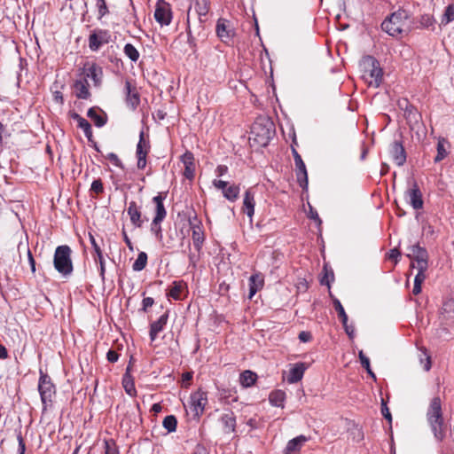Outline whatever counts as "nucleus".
Instances as JSON below:
<instances>
[{
	"label": "nucleus",
	"mask_w": 454,
	"mask_h": 454,
	"mask_svg": "<svg viewBox=\"0 0 454 454\" xmlns=\"http://www.w3.org/2000/svg\"><path fill=\"white\" fill-rule=\"evenodd\" d=\"M407 256L411 260V267L417 269L418 273L414 278L412 294L418 295L421 292V285L426 279V271L428 268L427 251L419 244L408 247Z\"/></svg>",
	"instance_id": "nucleus-1"
},
{
	"label": "nucleus",
	"mask_w": 454,
	"mask_h": 454,
	"mask_svg": "<svg viewBox=\"0 0 454 454\" xmlns=\"http://www.w3.org/2000/svg\"><path fill=\"white\" fill-rule=\"evenodd\" d=\"M427 421L438 442H442L446 435V427L442 410V402L439 396L434 397L427 411Z\"/></svg>",
	"instance_id": "nucleus-2"
},
{
	"label": "nucleus",
	"mask_w": 454,
	"mask_h": 454,
	"mask_svg": "<svg viewBox=\"0 0 454 454\" xmlns=\"http://www.w3.org/2000/svg\"><path fill=\"white\" fill-rule=\"evenodd\" d=\"M408 20V12L404 10L399 9L384 20L381 23V28L384 32L393 37H396L403 34H408L411 30Z\"/></svg>",
	"instance_id": "nucleus-3"
},
{
	"label": "nucleus",
	"mask_w": 454,
	"mask_h": 454,
	"mask_svg": "<svg viewBox=\"0 0 454 454\" xmlns=\"http://www.w3.org/2000/svg\"><path fill=\"white\" fill-rule=\"evenodd\" d=\"M274 131V123L267 117L257 118L251 127L253 139L262 146L269 144Z\"/></svg>",
	"instance_id": "nucleus-4"
},
{
	"label": "nucleus",
	"mask_w": 454,
	"mask_h": 454,
	"mask_svg": "<svg viewBox=\"0 0 454 454\" xmlns=\"http://www.w3.org/2000/svg\"><path fill=\"white\" fill-rule=\"evenodd\" d=\"M361 67L364 70V78L369 86L378 88L382 82L383 71L379 61L372 56L363 58Z\"/></svg>",
	"instance_id": "nucleus-5"
},
{
	"label": "nucleus",
	"mask_w": 454,
	"mask_h": 454,
	"mask_svg": "<svg viewBox=\"0 0 454 454\" xmlns=\"http://www.w3.org/2000/svg\"><path fill=\"white\" fill-rule=\"evenodd\" d=\"M71 248L67 245L59 246L54 253L53 264L56 270L63 276H69L73 272L71 260Z\"/></svg>",
	"instance_id": "nucleus-6"
},
{
	"label": "nucleus",
	"mask_w": 454,
	"mask_h": 454,
	"mask_svg": "<svg viewBox=\"0 0 454 454\" xmlns=\"http://www.w3.org/2000/svg\"><path fill=\"white\" fill-rule=\"evenodd\" d=\"M39 372L38 391L43 404V411H45L49 406L52 405L53 399L56 395V387L47 373L43 372L42 370H40Z\"/></svg>",
	"instance_id": "nucleus-7"
},
{
	"label": "nucleus",
	"mask_w": 454,
	"mask_h": 454,
	"mask_svg": "<svg viewBox=\"0 0 454 454\" xmlns=\"http://www.w3.org/2000/svg\"><path fill=\"white\" fill-rule=\"evenodd\" d=\"M210 9V1L209 0H192L190 6L187 11V35L188 38H192V30H191V17L194 13L199 20L200 24L204 23L207 20V15Z\"/></svg>",
	"instance_id": "nucleus-8"
},
{
	"label": "nucleus",
	"mask_w": 454,
	"mask_h": 454,
	"mask_svg": "<svg viewBox=\"0 0 454 454\" xmlns=\"http://www.w3.org/2000/svg\"><path fill=\"white\" fill-rule=\"evenodd\" d=\"M153 201L155 203V216L153 217L150 231L155 236L156 239L160 242L162 240V230L160 223L167 215L165 207L163 205V199L160 195L153 197Z\"/></svg>",
	"instance_id": "nucleus-9"
},
{
	"label": "nucleus",
	"mask_w": 454,
	"mask_h": 454,
	"mask_svg": "<svg viewBox=\"0 0 454 454\" xmlns=\"http://www.w3.org/2000/svg\"><path fill=\"white\" fill-rule=\"evenodd\" d=\"M111 40V34L108 30L95 29L89 36V47L92 51H98L103 45Z\"/></svg>",
	"instance_id": "nucleus-10"
},
{
	"label": "nucleus",
	"mask_w": 454,
	"mask_h": 454,
	"mask_svg": "<svg viewBox=\"0 0 454 454\" xmlns=\"http://www.w3.org/2000/svg\"><path fill=\"white\" fill-rule=\"evenodd\" d=\"M207 403V396L206 392L198 390L191 395L190 409L193 412L194 417L199 418L202 415Z\"/></svg>",
	"instance_id": "nucleus-11"
},
{
	"label": "nucleus",
	"mask_w": 454,
	"mask_h": 454,
	"mask_svg": "<svg viewBox=\"0 0 454 454\" xmlns=\"http://www.w3.org/2000/svg\"><path fill=\"white\" fill-rule=\"evenodd\" d=\"M85 78L90 79L95 87H100L103 80V69L95 62H86L83 66Z\"/></svg>",
	"instance_id": "nucleus-12"
},
{
	"label": "nucleus",
	"mask_w": 454,
	"mask_h": 454,
	"mask_svg": "<svg viewBox=\"0 0 454 454\" xmlns=\"http://www.w3.org/2000/svg\"><path fill=\"white\" fill-rule=\"evenodd\" d=\"M150 151L149 141L145 138L144 131L139 134V141L137 145L136 155L137 158V168L144 169L146 166V157Z\"/></svg>",
	"instance_id": "nucleus-13"
},
{
	"label": "nucleus",
	"mask_w": 454,
	"mask_h": 454,
	"mask_svg": "<svg viewBox=\"0 0 454 454\" xmlns=\"http://www.w3.org/2000/svg\"><path fill=\"white\" fill-rule=\"evenodd\" d=\"M154 18L161 26H168L170 24L172 12L169 4L167 2L163 0L158 1L154 12Z\"/></svg>",
	"instance_id": "nucleus-14"
},
{
	"label": "nucleus",
	"mask_w": 454,
	"mask_h": 454,
	"mask_svg": "<svg viewBox=\"0 0 454 454\" xmlns=\"http://www.w3.org/2000/svg\"><path fill=\"white\" fill-rule=\"evenodd\" d=\"M293 156L294 159L295 168H296V177L297 181L301 188H306L308 186V173L306 169L305 163L303 162L301 156L299 153L293 148L292 150Z\"/></svg>",
	"instance_id": "nucleus-15"
},
{
	"label": "nucleus",
	"mask_w": 454,
	"mask_h": 454,
	"mask_svg": "<svg viewBox=\"0 0 454 454\" xmlns=\"http://www.w3.org/2000/svg\"><path fill=\"white\" fill-rule=\"evenodd\" d=\"M255 192L254 188H248L245 193L243 198V204L241 207V211L247 215L249 218L250 223H253V218L254 215V207H255Z\"/></svg>",
	"instance_id": "nucleus-16"
},
{
	"label": "nucleus",
	"mask_w": 454,
	"mask_h": 454,
	"mask_svg": "<svg viewBox=\"0 0 454 454\" xmlns=\"http://www.w3.org/2000/svg\"><path fill=\"white\" fill-rule=\"evenodd\" d=\"M131 223L136 228H141L145 222L148 221L147 217L143 216L140 207L137 202L130 201L127 209Z\"/></svg>",
	"instance_id": "nucleus-17"
},
{
	"label": "nucleus",
	"mask_w": 454,
	"mask_h": 454,
	"mask_svg": "<svg viewBox=\"0 0 454 454\" xmlns=\"http://www.w3.org/2000/svg\"><path fill=\"white\" fill-rule=\"evenodd\" d=\"M406 198L414 209H421L423 207L422 193L418 184L413 181L411 187L406 192Z\"/></svg>",
	"instance_id": "nucleus-18"
},
{
	"label": "nucleus",
	"mask_w": 454,
	"mask_h": 454,
	"mask_svg": "<svg viewBox=\"0 0 454 454\" xmlns=\"http://www.w3.org/2000/svg\"><path fill=\"white\" fill-rule=\"evenodd\" d=\"M306 369L307 366L304 363L290 364V369L286 376L287 382L289 384H294L300 381L302 379Z\"/></svg>",
	"instance_id": "nucleus-19"
},
{
	"label": "nucleus",
	"mask_w": 454,
	"mask_h": 454,
	"mask_svg": "<svg viewBox=\"0 0 454 454\" xmlns=\"http://www.w3.org/2000/svg\"><path fill=\"white\" fill-rule=\"evenodd\" d=\"M390 154L393 160L398 166H403L406 161V153L403 145L399 141H394L390 145Z\"/></svg>",
	"instance_id": "nucleus-20"
},
{
	"label": "nucleus",
	"mask_w": 454,
	"mask_h": 454,
	"mask_svg": "<svg viewBox=\"0 0 454 454\" xmlns=\"http://www.w3.org/2000/svg\"><path fill=\"white\" fill-rule=\"evenodd\" d=\"M190 224L192 230V238L193 246L198 251H200L205 239L204 232L201 229V224L197 221L196 217H194V221L190 220Z\"/></svg>",
	"instance_id": "nucleus-21"
},
{
	"label": "nucleus",
	"mask_w": 454,
	"mask_h": 454,
	"mask_svg": "<svg viewBox=\"0 0 454 454\" xmlns=\"http://www.w3.org/2000/svg\"><path fill=\"white\" fill-rule=\"evenodd\" d=\"M181 160L184 166V176L189 179L192 180L195 175V165H194V157L193 154L186 151L182 156Z\"/></svg>",
	"instance_id": "nucleus-22"
},
{
	"label": "nucleus",
	"mask_w": 454,
	"mask_h": 454,
	"mask_svg": "<svg viewBox=\"0 0 454 454\" xmlns=\"http://www.w3.org/2000/svg\"><path fill=\"white\" fill-rule=\"evenodd\" d=\"M216 34L217 36L223 41L227 42L231 39L234 32L231 28L229 21L225 19H219L216 23Z\"/></svg>",
	"instance_id": "nucleus-23"
},
{
	"label": "nucleus",
	"mask_w": 454,
	"mask_h": 454,
	"mask_svg": "<svg viewBox=\"0 0 454 454\" xmlns=\"http://www.w3.org/2000/svg\"><path fill=\"white\" fill-rule=\"evenodd\" d=\"M124 93L127 105L135 109L139 105L140 98L136 87H133L129 81L125 82Z\"/></svg>",
	"instance_id": "nucleus-24"
},
{
	"label": "nucleus",
	"mask_w": 454,
	"mask_h": 454,
	"mask_svg": "<svg viewBox=\"0 0 454 454\" xmlns=\"http://www.w3.org/2000/svg\"><path fill=\"white\" fill-rule=\"evenodd\" d=\"M168 319V311H166L162 314L158 320L153 322L150 325V340L151 341H154L159 334L167 325Z\"/></svg>",
	"instance_id": "nucleus-25"
},
{
	"label": "nucleus",
	"mask_w": 454,
	"mask_h": 454,
	"mask_svg": "<svg viewBox=\"0 0 454 454\" xmlns=\"http://www.w3.org/2000/svg\"><path fill=\"white\" fill-rule=\"evenodd\" d=\"M309 441L305 435H299L290 440L284 450V454H299L301 447Z\"/></svg>",
	"instance_id": "nucleus-26"
},
{
	"label": "nucleus",
	"mask_w": 454,
	"mask_h": 454,
	"mask_svg": "<svg viewBox=\"0 0 454 454\" xmlns=\"http://www.w3.org/2000/svg\"><path fill=\"white\" fill-rule=\"evenodd\" d=\"M264 284L263 278L261 274H253L249 278V294L248 298L252 299L254 294L262 288Z\"/></svg>",
	"instance_id": "nucleus-27"
},
{
	"label": "nucleus",
	"mask_w": 454,
	"mask_h": 454,
	"mask_svg": "<svg viewBox=\"0 0 454 454\" xmlns=\"http://www.w3.org/2000/svg\"><path fill=\"white\" fill-rule=\"evenodd\" d=\"M441 316L446 323L454 322V300L447 299L443 301Z\"/></svg>",
	"instance_id": "nucleus-28"
},
{
	"label": "nucleus",
	"mask_w": 454,
	"mask_h": 454,
	"mask_svg": "<svg viewBox=\"0 0 454 454\" xmlns=\"http://www.w3.org/2000/svg\"><path fill=\"white\" fill-rule=\"evenodd\" d=\"M75 96L81 99H87L90 97L89 83L86 79L78 80L74 82Z\"/></svg>",
	"instance_id": "nucleus-29"
},
{
	"label": "nucleus",
	"mask_w": 454,
	"mask_h": 454,
	"mask_svg": "<svg viewBox=\"0 0 454 454\" xmlns=\"http://www.w3.org/2000/svg\"><path fill=\"white\" fill-rule=\"evenodd\" d=\"M221 422L223 425L225 433L230 434L235 431L236 417L232 411H229L221 416Z\"/></svg>",
	"instance_id": "nucleus-30"
},
{
	"label": "nucleus",
	"mask_w": 454,
	"mask_h": 454,
	"mask_svg": "<svg viewBox=\"0 0 454 454\" xmlns=\"http://www.w3.org/2000/svg\"><path fill=\"white\" fill-rule=\"evenodd\" d=\"M184 289L185 285L182 281H174L167 293V296L176 301H180L182 300Z\"/></svg>",
	"instance_id": "nucleus-31"
},
{
	"label": "nucleus",
	"mask_w": 454,
	"mask_h": 454,
	"mask_svg": "<svg viewBox=\"0 0 454 454\" xmlns=\"http://www.w3.org/2000/svg\"><path fill=\"white\" fill-rule=\"evenodd\" d=\"M448 147H449V142L445 138L441 137L438 139L437 148H436L437 154L434 159V161L435 163L442 161L444 158L447 157Z\"/></svg>",
	"instance_id": "nucleus-32"
},
{
	"label": "nucleus",
	"mask_w": 454,
	"mask_h": 454,
	"mask_svg": "<svg viewBox=\"0 0 454 454\" xmlns=\"http://www.w3.org/2000/svg\"><path fill=\"white\" fill-rule=\"evenodd\" d=\"M257 380L255 372L247 370L240 374L239 382L244 387H252Z\"/></svg>",
	"instance_id": "nucleus-33"
},
{
	"label": "nucleus",
	"mask_w": 454,
	"mask_h": 454,
	"mask_svg": "<svg viewBox=\"0 0 454 454\" xmlns=\"http://www.w3.org/2000/svg\"><path fill=\"white\" fill-rule=\"evenodd\" d=\"M87 115L91 119L97 127L101 128L106 123V116L105 114H99L98 111L93 107L88 110Z\"/></svg>",
	"instance_id": "nucleus-34"
},
{
	"label": "nucleus",
	"mask_w": 454,
	"mask_h": 454,
	"mask_svg": "<svg viewBox=\"0 0 454 454\" xmlns=\"http://www.w3.org/2000/svg\"><path fill=\"white\" fill-rule=\"evenodd\" d=\"M454 21V4H448L441 17L440 27H446Z\"/></svg>",
	"instance_id": "nucleus-35"
},
{
	"label": "nucleus",
	"mask_w": 454,
	"mask_h": 454,
	"mask_svg": "<svg viewBox=\"0 0 454 454\" xmlns=\"http://www.w3.org/2000/svg\"><path fill=\"white\" fill-rule=\"evenodd\" d=\"M286 399V393L282 390H275L270 394V403L276 407H283Z\"/></svg>",
	"instance_id": "nucleus-36"
},
{
	"label": "nucleus",
	"mask_w": 454,
	"mask_h": 454,
	"mask_svg": "<svg viewBox=\"0 0 454 454\" xmlns=\"http://www.w3.org/2000/svg\"><path fill=\"white\" fill-rule=\"evenodd\" d=\"M239 186L236 184H231L223 189V195L228 200L234 202L238 200L239 195Z\"/></svg>",
	"instance_id": "nucleus-37"
},
{
	"label": "nucleus",
	"mask_w": 454,
	"mask_h": 454,
	"mask_svg": "<svg viewBox=\"0 0 454 454\" xmlns=\"http://www.w3.org/2000/svg\"><path fill=\"white\" fill-rule=\"evenodd\" d=\"M122 385L125 389V392L129 395L135 396L137 395L135 383H134L133 380L131 379V377L129 375H128L127 373L123 377Z\"/></svg>",
	"instance_id": "nucleus-38"
},
{
	"label": "nucleus",
	"mask_w": 454,
	"mask_h": 454,
	"mask_svg": "<svg viewBox=\"0 0 454 454\" xmlns=\"http://www.w3.org/2000/svg\"><path fill=\"white\" fill-rule=\"evenodd\" d=\"M147 263V254L145 252H140L137 255V258L134 262L132 265V269L134 271H141L143 270Z\"/></svg>",
	"instance_id": "nucleus-39"
},
{
	"label": "nucleus",
	"mask_w": 454,
	"mask_h": 454,
	"mask_svg": "<svg viewBox=\"0 0 454 454\" xmlns=\"http://www.w3.org/2000/svg\"><path fill=\"white\" fill-rule=\"evenodd\" d=\"M125 55L133 62H137L139 59V52L131 43H126L123 49Z\"/></svg>",
	"instance_id": "nucleus-40"
},
{
	"label": "nucleus",
	"mask_w": 454,
	"mask_h": 454,
	"mask_svg": "<svg viewBox=\"0 0 454 454\" xmlns=\"http://www.w3.org/2000/svg\"><path fill=\"white\" fill-rule=\"evenodd\" d=\"M162 425L168 433L175 432L176 429L177 420L174 415L166 416Z\"/></svg>",
	"instance_id": "nucleus-41"
},
{
	"label": "nucleus",
	"mask_w": 454,
	"mask_h": 454,
	"mask_svg": "<svg viewBox=\"0 0 454 454\" xmlns=\"http://www.w3.org/2000/svg\"><path fill=\"white\" fill-rule=\"evenodd\" d=\"M333 306L338 313V317L340 319L342 325H346V323L348 322V316L344 310L343 306L341 305L340 301L338 299L333 300Z\"/></svg>",
	"instance_id": "nucleus-42"
},
{
	"label": "nucleus",
	"mask_w": 454,
	"mask_h": 454,
	"mask_svg": "<svg viewBox=\"0 0 454 454\" xmlns=\"http://www.w3.org/2000/svg\"><path fill=\"white\" fill-rule=\"evenodd\" d=\"M78 123V127L82 129L84 132L85 137L89 141H92V129L90 122L86 119L81 120Z\"/></svg>",
	"instance_id": "nucleus-43"
},
{
	"label": "nucleus",
	"mask_w": 454,
	"mask_h": 454,
	"mask_svg": "<svg viewBox=\"0 0 454 454\" xmlns=\"http://www.w3.org/2000/svg\"><path fill=\"white\" fill-rule=\"evenodd\" d=\"M104 454H119L116 443L112 439L104 441Z\"/></svg>",
	"instance_id": "nucleus-44"
},
{
	"label": "nucleus",
	"mask_w": 454,
	"mask_h": 454,
	"mask_svg": "<svg viewBox=\"0 0 454 454\" xmlns=\"http://www.w3.org/2000/svg\"><path fill=\"white\" fill-rule=\"evenodd\" d=\"M434 22H435L434 18L429 14H424L420 18V25L423 27L428 28L430 27H433Z\"/></svg>",
	"instance_id": "nucleus-45"
},
{
	"label": "nucleus",
	"mask_w": 454,
	"mask_h": 454,
	"mask_svg": "<svg viewBox=\"0 0 454 454\" xmlns=\"http://www.w3.org/2000/svg\"><path fill=\"white\" fill-rule=\"evenodd\" d=\"M95 261L98 262L99 263V273L102 280H105V273H106V264H105V259L103 256V253L96 255Z\"/></svg>",
	"instance_id": "nucleus-46"
},
{
	"label": "nucleus",
	"mask_w": 454,
	"mask_h": 454,
	"mask_svg": "<svg viewBox=\"0 0 454 454\" xmlns=\"http://www.w3.org/2000/svg\"><path fill=\"white\" fill-rule=\"evenodd\" d=\"M90 191L97 194L103 193L104 186L101 179H96L92 182Z\"/></svg>",
	"instance_id": "nucleus-47"
},
{
	"label": "nucleus",
	"mask_w": 454,
	"mask_h": 454,
	"mask_svg": "<svg viewBox=\"0 0 454 454\" xmlns=\"http://www.w3.org/2000/svg\"><path fill=\"white\" fill-rule=\"evenodd\" d=\"M97 6L98 9L99 18H102L108 13V8L105 0H97Z\"/></svg>",
	"instance_id": "nucleus-48"
},
{
	"label": "nucleus",
	"mask_w": 454,
	"mask_h": 454,
	"mask_svg": "<svg viewBox=\"0 0 454 454\" xmlns=\"http://www.w3.org/2000/svg\"><path fill=\"white\" fill-rule=\"evenodd\" d=\"M106 159H108L114 166L122 168L123 165L117 154L114 153H109L106 156Z\"/></svg>",
	"instance_id": "nucleus-49"
},
{
	"label": "nucleus",
	"mask_w": 454,
	"mask_h": 454,
	"mask_svg": "<svg viewBox=\"0 0 454 454\" xmlns=\"http://www.w3.org/2000/svg\"><path fill=\"white\" fill-rule=\"evenodd\" d=\"M359 360H360V363L362 364V366L365 369V370H369V368H371V365H370V360L369 358L364 354V352L361 350L359 351Z\"/></svg>",
	"instance_id": "nucleus-50"
},
{
	"label": "nucleus",
	"mask_w": 454,
	"mask_h": 454,
	"mask_svg": "<svg viewBox=\"0 0 454 454\" xmlns=\"http://www.w3.org/2000/svg\"><path fill=\"white\" fill-rule=\"evenodd\" d=\"M333 280V271H330V273H328L327 271H325V275L322 277L321 280H320V283L321 285H325V286H330V282Z\"/></svg>",
	"instance_id": "nucleus-51"
},
{
	"label": "nucleus",
	"mask_w": 454,
	"mask_h": 454,
	"mask_svg": "<svg viewBox=\"0 0 454 454\" xmlns=\"http://www.w3.org/2000/svg\"><path fill=\"white\" fill-rule=\"evenodd\" d=\"M90 244L95 251L96 255L102 254V250H101L100 247L97 243L94 236L90 233Z\"/></svg>",
	"instance_id": "nucleus-52"
},
{
	"label": "nucleus",
	"mask_w": 454,
	"mask_h": 454,
	"mask_svg": "<svg viewBox=\"0 0 454 454\" xmlns=\"http://www.w3.org/2000/svg\"><path fill=\"white\" fill-rule=\"evenodd\" d=\"M106 358L110 363H115L119 359V355L116 351L110 349L106 354Z\"/></svg>",
	"instance_id": "nucleus-53"
},
{
	"label": "nucleus",
	"mask_w": 454,
	"mask_h": 454,
	"mask_svg": "<svg viewBox=\"0 0 454 454\" xmlns=\"http://www.w3.org/2000/svg\"><path fill=\"white\" fill-rule=\"evenodd\" d=\"M298 338L301 342H308L312 339V335L309 332L302 331L299 333Z\"/></svg>",
	"instance_id": "nucleus-54"
},
{
	"label": "nucleus",
	"mask_w": 454,
	"mask_h": 454,
	"mask_svg": "<svg viewBox=\"0 0 454 454\" xmlns=\"http://www.w3.org/2000/svg\"><path fill=\"white\" fill-rule=\"evenodd\" d=\"M401 253L397 248L391 249L388 254V258L390 260L395 261V263H397L398 258L400 257Z\"/></svg>",
	"instance_id": "nucleus-55"
},
{
	"label": "nucleus",
	"mask_w": 454,
	"mask_h": 454,
	"mask_svg": "<svg viewBox=\"0 0 454 454\" xmlns=\"http://www.w3.org/2000/svg\"><path fill=\"white\" fill-rule=\"evenodd\" d=\"M153 303L154 300L152 297L144 298L142 301V310L146 311L149 307H152L153 305Z\"/></svg>",
	"instance_id": "nucleus-56"
},
{
	"label": "nucleus",
	"mask_w": 454,
	"mask_h": 454,
	"mask_svg": "<svg viewBox=\"0 0 454 454\" xmlns=\"http://www.w3.org/2000/svg\"><path fill=\"white\" fill-rule=\"evenodd\" d=\"M381 413L383 415V417L385 419H387L389 422H391L392 420V416H391V413L389 411V409L388 407L387 406L386 403H382V407H381Z\"/></svg>",
	"instance_id": "nucleus-57"
},
{
	"label": "nucleus",
	"mask_w": 454,
	"mask_h": 454,
	"mask_svg": "<svg viewBox=\"0 0 454 454\" xmlns=\"http://www.w3.org/2000/svg\"><path fill=\"white\" fill-rule=\"evenodd\" d=\"M121 234H122V237H123V240L126 243V245L129 247V249L130 251H133L134 250L133 243L131 242L130 239L129 238V236H128V234H127V232H126L124 228L122 229Z\"/></svg>",
	"instance_id": "nucleus-58"
},
{
	"label": "nucleus",
	"mask_w": 454,
	"mask_h": 454,
	"mask_svg": "<svg viewBox=\"0 0 454 454\" xmlns=\"http://www.w3.org/2000/svg\"><path fill=\"white\" fill-rule=\"evenodd\" d=\"M17 439H18V442H19V447H18L19 454H25L26 445H25L22 436L20 434H19Z\"/></svg>",
	"instance_id": "nucleus-59"
},
{
	"label": "nucleus",
	"mask_w": 454,
	"mask_h": 454,
	"mask_svg": "<svg viewBox=\"0 0 454 454\" xmlns=\"http://www.w3.org/2000/svg\"><path fill=\"white\" fill-rule=\"evenodd\" d=\"M213 184L216 189L222 190V192H223V189H225L228 186L227 182L216 179L213 181Z\"/></svg>",
	"instance_id": "nucleus-60"
},
{
	"label": "nucleus",
	"mask_w": 454,
	"mask_h": 454,
	"mask_svg": "<svg viewBox=\"0 0 454 454\" xmlns=\"http://www.w3.org/2000/svg\"><path fill=\"white\" fill-rule=\"evenodd\" d=\"M228 171V167L225 166V165H219L216 169H215V173L218 176H222L223 175H225Z\"/></svg>",
	"instance_id": "nucleus-61"
},
{
	"label": "nucleus",
	"mask_w": 454,
	"mask_h": 454,
	"mask_svg": "<svg viewBox=\"0 0 454 454\" xmlns=\"http://www.w3.org/2000/svg\"><path fill=\"white\" fill-rule=\"evenodd\" d=\"M343 327H344L346 333L349 336V338H353L354 333H355L354 326L348 325V322H347L346 325H343Z\"/></svg>",
	"instance_id": "nucleus-62"
},
{
	"label": "nucleus",
	"mask_w": 454,
	"mask_h": 454,
	"mask_svg": "<svg viewBox=\"0 0 454 454\" xmlns=\"http://www.w3.org/2000/svg\"><path fill=\"white\" fill-rule=\"evenodd\" d=\"M27 256H28V261H29V264H30V267H31V271L33 273L35 272V259L31 254V252L28 250V253H27Z\"/></svg>",
	"instance_id": "nucleus-63"
},
{
	"label": "nucleus",
	"mask_w": 454,
	"mask_h": 454,
	"mask_svg": "<svg viewBox=\"0 0 454 454\" xmlns=\"http://www.w3.org/2000/svg\"><path fill=\"white\" fill-rule=\"evenodd\" d=\"M423 353L427 356V358H426L427 362L424 365V369H425V371L428 372L431 368V359H430V356L427 354L426 349L423 350Z\"/></svg>",
	"instance_id": "nucleus-64"
}]
</instances>
